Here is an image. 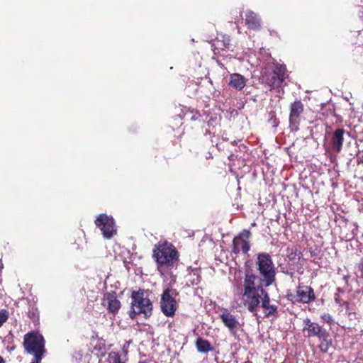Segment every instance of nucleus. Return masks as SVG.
Segmentation results:
<instances>
[{
    "mask_svg": "<svg viewBox=\"0 0 363 363\" xmlns=\"http://www.w3.org/2000/svg\"><path fill=\"white\" fill-rule=\"evenodd\" d=\"M289 123L291 130H299L300 123L304 113V105L301 100L296 99L289 104Z\"/></svg>",
    "mask_w": 363,
    "mask_h": 363,
    "instance_id": "obj_10",
    "label": "nucleus"
},
{
    "mask_svg": "<svg viewBox=\"0 0 363 363\" xmlns=\"http://www.w3.org/2000/svg\"><path fill=\"white\" fill-rule=\"evenodd\" d=\"M94 223L96 226L102 232L103 236L106 239H111L116 233L113 218L106 214L101 213L99 215Z\"/></svg>",
    "mask_w": 363,
    "mask_h": 363,
    "instance_id": "obj_11",
    "label": "nucleus"
},
{
    "mask_svg": "<svg viewBox=\"0 0 363 363\" xmlns=\"http://www.w3.org/2000/svg\"><path fill=\"white\" fill-rule=\"evenodd\" d=\"M102 305L106 308L107 312L113 315H116L121 308V303L118 300L116 292L111 291L104 294Z\"/></svg>",
    "mask_w": 363,
    "mask_h": 363,
    "instance_id": "obj_12",
    "label": "nucleus"
},
{
    "mask_svg": "<svg viewBox=\"0 0 363 363\" xmlns=\"http://www.w3.org/2000/svg\"><path fill=\"white\" fill-rule=\"evenodd\" d=\"M295 292L287 295L288 300L293 303H309L316 298L314 289L310 286L298 284Z\"/></svg>",
    "mask_w": 363,
    "mask_h": 363,
    "instance_id": "obj_9",
    "label": "nucleus"
},
{
    "mask_svg": "<svg viewBox=\"0 0 363 363\" xmlns=\"http://www.w3.org/2000/svg\"><path fill=\"white\" fill-rule=\"evenodd\" d=\"M8 318L9 311L6 309H1L0 311V328L7 321Z\"/></svg>",
    "mask_w": 363,
    "mask_h": 363,
    "instance_id": "obj_25",
    "label": "nucleus"
},
{
    "mask_svg": "<svg viewBox=\"0 0 363 363\" xmlns=\"http://www.w3.org/2000/svg\"><path fill=\"white\" fill-rule=\"evenodd\" d=\"M195 347L200 353H208L213 350L211 342L202 337H198L195 342Z\"/></svg>",
    "mask_w": 363,
    "mask_h": 363,
    "instance_id": "obj_18",
    "label": "nucleus"
},
{
    "mask_svg": "<svg viewBox=\"0 0 363 363\" xmlns=\"http://www.w3.org/2000/svg\"><path fill=\"white\" fill-rule=\"evenodd\" d=\"M23 345L25 351L34 357L43 358L46 352L45 340L42 334L35 330L24 335Z\"/></svg>",
    "mask_w": 363,
    "mask_h": 363,
    "instance_id": "obj_4",
    "label": "nucleus"
},
{
    "mask_svg": "<svg viewBox=\"0 0 363 363\" xmlns=\"http://www.w3.org/2000/svg\"><path fill=\"white\" fill-rule=\"evenodd\" d=\"M107 361L108 363H123L121 361L119 353L116 352H111L108 353Z\"/></svg>",
    "mask_w": 363,
    "mask_h": 363,
    "instance_id": "obj_22",
    "label": "nucleus"
},
{
    "mask_svg": "<svg viewBox=\"0 0 363 363\" xmlns=\"http://www.w3.org/2000/svg\"><path fill=\"white\" fill-rule=\"evenodd\" d=\"M320 320L323 323L332 325L335 323V320L333 316L328 313H323L320 315Z\"/></svg>",
    "mask_w": 363,
    "mask_h": 363,
    "instance_id": "obj_23",
    "label": "nucleus"
},
{
    "mask_svg": "<svg viewBox=\"0 0 363 363\" xmlns=\"http://www.w3.org/2000/svg\"><path fill=\"white\" fill-rule=\"evenodd\" d=\"M245 24L248 29L259 30L262 27L261 19L257 13L249 11L245 14Z\"/></svg>",
    "mask_w": 363,
    "mask_h": 363,
    "instance_id": "obj_14",
    "label": "nucleus"
},
{
    "mask_svg": "<svg viewBox=\"0 0 363 363\" xmlns=\"http://www.w3.org/2000/svg\"><path fill=\"white\" fill-rule=\"evenodd\" d=\"M334 300H335V302L339 305L340 306H345V308L347 309L349 308V303L347 301H343L340 294H335L334 295Z\"/></svg>",
    "mask_w": 363,
    "mask_h": 363,
    "instance_id": "obj_24",
    "label": "nucleus"
},
{
    "mask_svg": "<svg viewBox=\"0 0 363 363\" xmlns=\"http://www.w3.org/2000/svg\"><path fill=\"white\" fill-rule=\"evenodd\" d=\"M345 132L344 129L337 128L333 133L331 142L333 150L337 153L340 152L342 148Z\"/></svg>",
    "mask_w": 363,
    "mask_h": 363,
    "instance_id": "obj_16",
    "label": "nucleus"
},
{
    "mask_svg": "<svg viewBox=\"0 0 363 363\" xmlns=\"http://www.w3.org/2000/svg\"><path fill=\"white\" fill-rule=\"evenodd\" d=\"M256 265L259 276L255 274L252 269H246L245 272L243 289L268 287L276 281V268L272 257L267 252L257 255Z\"/></svg>",
    "mask_w": 363,
    "mask_h": 363,
    "instance_id": "obj_1",
    "label": "nucleus"
},
{
    "mask_svg": "<svg viewBox=\"0 0 363 363\" xmlns=\"http://www.w3.org/2000/svg\"><path fill=\"white\" fill-rule=\"evenodd\" d=\"M43 358L34 357L30 363H40Z\"/></svg>",
    "mask_w": 363,
    "mask_h": 363,
    "instance_id": "obj_29",
    "label": "nucleus"
},
{
    "mask_svg": "<svg viewBox=\"0 0 363 363\" xmlns=\"http://www.w3.org/2000/svg\"><path fill=\"white\" fill-rule=\"evenodd\" d=\"M139 363H147L146 361H140Z\"/></svg>",
    "mask_w": 363,
    "mask_h": 363,
    "instance_id": "obj_32",
    "label": "nucleus"
},
{
    "mask_svg": "<svg viewBox=\"0 0 363 363\" xmlns=\"http://www.w3.org/2000/svg\"><path fill=\"white\" fill-rule=\"evenodd\" d=\"M230 39L228 35H223L221 38H217L216 40V46L222 50H228L230 48Z\"/></svg>",
    "mask_w": 363,
    "mask_h": 363,
    "instance_id": "obj_20",
    "label": "nucleus"
},
{
    "mask_svg": "<svg viewBox=\"0 0 363 363\" xmlns=\"http://www.w3.org/2000/svg\"><path fill=\"white\" fill-rule=\"evenodd\" d=\"M179 252L174 245L167 241L158 242L152 250V258L157 264L158 270L171 268L179 260Z\"/></svg>",
    "mask_w": 363,
    "mask_h": 363,
    "instance_id": "obj_3",
    "label": "nucleus"
},
{
    "mask_svg": "<svg viewBox=\"0 0 363 363\" xmlns=\"http://www.w3.org/2000/svg\"><path fill=\"white\" fill-rule=\"evenodd\" d=\"M220 318L224 325L227 327L231 333H234L238 325V321L235 315L225 310L220 315Z\"/></svg>",
    "mask_w": 363,
    "mask_h": 363,
    "instance_id": "obj_15",
    "label": "nucleus"
},
{
    "mask_svg": "<svg viewBox=\"0 0 363 363\" xmlns=\"http://www.w3.org/2000/svg\"><path fill=\"white\" fill-rule=\"evenodd\" d=\"M191 276L194 277L192 280H191V283L192 285H196V284L200 283L201 278V276L199 274H197L196 272H194Z\"/></svg>",
    "mask_w": 363,
    "mask_h": 363,
    "instance_id": "obj_27",
    "label": "nucleus"
},
{
    "mask_svg": "<svg viewBox=\"0 0 363 363\" xmlns=\"http://www.w3.org/2000/svg\"><path fill=\"white\" fill-rule=\"evenodd\" d=\"M286 67L276 64L270 70L265 71L262 75V82L271 89L280 88L286 79Z\"/></svg>",
    "mask_w": 363,
    "mask_h": 363,
    "instance_id": "obj_6",
    "label": "nucleus"
},
{
    "mask_svg": "<svg viewBox=\"0 0 363 363\" xmlns=\"http://www.w3.org/2000/svg\"><path fill=\"white\" fill-rule=\"evenodd\" d=\"M128 314H129V317L131 319H134V318H135L137 315L143 314V313L139 312V309H136V308H132L130 306V310L129 311Z\"/></svg>",
    "mask_w": 363,
    "mask_h": 363,
    "instance_id": "obj_26",
    "label": "nucleus"
},
{
    "mask_svg": "<svg viewBox=\"0 0 363 363\" xmlns=\"http://www.w3.org/2000/svg\"><path fill=\"white\" fill-rule=\"evenodd\" d=\"M337 294H343L344 293V290L340 287L337 288Z\"/></svg>",
    "mask_w": 363,
    "mask_h": 363,
    "instance_id": "obj_30",
    "label": "nucleus"
},
{
    "mask_svg": "<svg viewBox=\"0 0 363 363\" xmlns=\"http://www.w3.org/2000/svg\"><path fill=\"white\" fill-rule=\"evenodd\" d=\"M320 345H319V349L322 352L326 353L328 352L330 347L333 345V341L331 338L330 337V334L327 331V334L324 335L323 337H320Z\"/></svg>",
    "mask_w": 363,
    "mask_h": 363,
    "instance_id": "obj_19",
    "label": "nucleus"
},
{
    "mask_svg": "<svg viewBox=\"0 0 363 363\" xmlns=\"http://www.w3.org/2000/svg\"><path fill=\"white\" fill-rule=\"evenodd\" d=\"M0 363H6V361L1 356H0Z\"/></svg>",
    "mask_w": 363,
    "mask_h": 363,
    "instance_id": "obj_31",
    "label": "nucleus"
},
{
    "mask_svg": "<svg viewBox=\"0 0 363 363\" xmlns=\"http://www.w3.org/2000/svg\"><path fill=\"white\" fill-rule=\"evenodd\" d=\"M287 252V257L289 260L294 261L296 259V257H298V259L302 256L301 252L298 251L297 247H288L286 249Z\"/></svg>",
    "mask_w": 363,
    "mask_h": 363,
    "instance_id": "obj_21",
    "label": "nucleus"
},
{
    "mask_svg": "<svg viewBox=\"0 0 363 363\" xmlns=\"http://www.w3.org/2000/svg\"><path fill=\"white\" fill-rule=\"evenodd\" d=\"M303 330L307 332L308 337H316L319 338L327 334L326 329L323 328L319 323L312 322L311 319L308 318L303 320Z\"/></svg>",
    "mask_w": 363,
    "mask_h": 363,
    "instance_id": "obj_13",
    "label": "nucleus"
},
{
    "mask_svg": "<svg viewBox=\"0 0 363 363\" xmlns=\"http://www.w3.org/2000/svg\"><path fill=\"white\" fill-rule=\"evenodd\" d=\"M251 238L252 233L250 230H242L234 237L232 242L231 252L235 255H238L240 252L247 254L251 247Z\"/></svg>",
    "mask_w": 363,
    "mask_h": 363,
    "instance_id": "obj_8",
    "label": "nucleus"
},
{
    "mask_svg": "<svg viewBox=\"0 0 363 363\" xmlns=\"http://www.w3.org/2000/svg\"><path fill=\"white\" fill-rule=\"evenodd\" d=\"M246 84V80L245 77L240 74L234 73L230 75L229 85L237 89L242 90Z\"/></svg>",
    "mask_w": 363,
    "mask_h": 363,
    "instance_id": "obj_17",
    "label": "nucleus"
},
{
    "mask_svg": "<svg viewBox=\"0 0 363 363\" xmlns=\"http://www.w3.org/2000/svg\"><path fill=\"white\" fill-rule=\"evenodd\" d=\"M150 291L139 288L138 290H133L131 292V307L139 309V312L143 313L145 318H149L153 311V304L149 298Z\"/></svg>",
    "mask_w": 363,
    "mask_h": 363,
    "instance_id": "obj_5",
    "label": "nucleus"
},
{
    "mask_svg": "<svg viewBox=\"0 0 363 363\" xmlns=\"http://www.w3.org/2000/svg\"><path fill=\"white\" fill-rule=\"evenodd\" d=\"M357 163L358 165L363 164V155H357Z\"/></svg>",
    "mask_w": 363,
    "mask_h": 363,
    "instance_id": "obj_28",
    "label": "nucleus"
},
{
    "mask_svg": "<svg viewBox=\"0 0 363 363\" xmlns=\"http://www.w3.org/2000/svg\"><path fill=\"white\" fill-rule=\"evenodd\" d=\"M265 288L259 286L257 288L243 289L242 301L248 311L254 313L261 306L265 318L274 319L279 315L278 306L270 303V296Z\"/></svg>",
    "mask_w": 363,
    "mask_h": 363,
    "instance_id": "obj_2",
    "label": "nucleus"
},
{
    "mask_svg": "<svg viewBox=\"0 0 363 363\" xmlns=\"http://www.w3.org/2000/svg\"><path fill=\"white\" fill-rule=\"evenodd\" d=\"M179 292L173 289L167 288L164 290L160 298V308L162 313L167 317H172L178 308V303L175 299Z\"/></svg>",
    "mask_w": 363,
    "mask_h": 363,
    "instance_id": "obj_7",
    "label": "nucleus"
}]
</instances>
